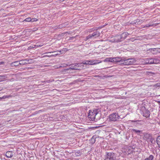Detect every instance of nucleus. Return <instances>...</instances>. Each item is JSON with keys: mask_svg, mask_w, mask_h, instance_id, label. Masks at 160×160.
Instances as JSON below:
<instances>
[{"mask_svg": "<svg viewBox=\"0 0 160 160\" xmlns=\"http://www.w3.org/2000/svg\"><path fill=\"white\" fill-rule=\"evenodd\" d=\"M98 109H94L92 112L91 110H89L88 114V117L92 121H94L95 118V116L98 113Z\"/></svg>", "mask_w": 160, "mask_h": 160, "instance_id": "obj_1", "label": "nucleus"}, {"mask_svg": "<svg viewBox=\"0 0 160 160\" xmlns=\"http://www.w3.org/2000/svg\"><path fill=\"white\" fill-rule=\"evenodd\" d=\"M105 155V160H117L116 157L113 152H107Z\"/></svg>", "mask_w": 160, "mask_h": 160, "instance_id": "obj_2", "label": "nucleus"}, {"mask_svg": "<svg viewBox=\"0 0 160 160\" xmlns=\"http://www.w3.org/2000/svg\"><path fill=\"white\" fill-rule=\"evenodd\" d=\"M120 116L116 113H112L109 116V120L111 121H118L120 119Z\"/></svg>", "mask_w": 160, "mask_h": 160, "instance_id": "obj_3", "label": "nucleus"}, {"mask_svg": "<svg viewBox=\"0 0 160 160\" xmlns=\"http://www.w3.org/2000/svg\"><path fill=\"white\" fill-rule=\"evenodd\" d=\"M110 41L112 42H118L122 41L120 35L112 37Z\"/></svg>", "mask_w": 160, "mask_h": 160, "instance_id": "obj_4", "label": "nucleus"}, {"mask_svg": "<svg viewBox=\"0 0 160 160\" xmlns=\"http://www.w3.org/2000/svg\"><path fill=\"white\" fill-rule=\"evenodd\" d=\"M82 66H83V65H82V63H76L75 64V65L74 67L71 66L69 68L67 69V70H68L69 69H72V70H80V69H78L76 68V67H81Z\"/></svg>", "mask_w": 160, "mask_h": 160, "instance_id": "obj_5", "label": "nucleus"}, {"mask_svg": "<svg viewBox=\"0 0 160 160\" xmlns=\"http://www.w3.org/2000/svg\"><path fill=\"white\" fill-rule=\"evenodd\" d=\"M123 65H129L130 64L129 58L127 59L126 58H122V62L120 63Z\"/></svg>", "mask_w": 160, "mask_h": 160, "instance_id": "obj_6", "label": "nucleus"}, {"mask_svg": "<svg viewBox=\"0 0 160 160\" xmlns=\"http://www.w3.org/2000/svg\"><path fill=\"white\" fill-rule=\"evenodd\" d=\"M113 62L122 63V58L119 57L113 58Z\"/></svg>", "mask_w": 160, "mask_h": 160, "instance_id": "obj_7", "label": "nucleus"}, {"mask_svg": "<svg viewBox=\"0 0 160 160\" xmlns=\"http://www.w3.org/2000/svg\"><path fill=\"white\" fill-rule=\"evenodd\" d=\"M145 64H153V58H147L144 61Z\"/></svg>", "mask_w": 160, "mask_h": 160, "instance_id": "obj_8", "label": "nucleus"}, {"mask_svg": "<svg viewBox=\"0 0 160 160\" xmlns=\"http://www.w3.org/2000/svg\"><path fill=\"white\" fill-rule=\"evenodd\" d=\"M31 60H27L25 59L23 60H22L19 61V63L20 65H24L27 63H31V62H29V61H31Z\"/></svg>", "mask_w": 160, "mask_h": 160, "instance_id": "obj_9", "label": "nucleus"}, {"mask_svg": "<svg viewBox=\"0 0 160 160\" xmlns=\"http://www.w3.org/2000/svg\"><path fill=\"white\" fill-rule=\"evenodd\" d=\"M150 112L148 110H145L143 111V116L146 118L149 117L150 115Z\"/></svg>", "mask_w": 160, "mask_h": 160, "instance_id": "obj_10", "label": "nucleus"}, {"mask_svg": "<svg viewBox=\"0 0 160 160\" xmlns=\"http://www.w3.org/2000/svg\"><path fill=\"white\" fill-rule=\"evenodd\" d=\"M128 33L127 32H124L120 35L121 36V38L122 41L125 39L127 36L128 35Z\"/></svg>", "mask_w": 160, "mask_h": 160, "instance_id": "obj_11", "label": "nucleus"}, {"mask_svg": "<svg viewBox=\"0 0 160 160\" xmlns=\"http://www.w3.org/2000/svg\"><path fill=\"white\" fill-rule=\"evenodd\" d=\"M6 156L8 158H11L12 157V152L11 151H8L6 152Z\"/></svg>", "mask_w": 160, "mask_h": 160, "instance_id": "obj_12", "label": "nucleus"}, {"mask_svg": "<svg viewBox=\"0 0 160 160\" xmlns=\"http://www.w3.org/2000/svg\"><path fill=\"white\" fill-rule=\"evenodd\" d=\"M93 37L96 38L100 36V33L99 32L96 31L92 34Z\"/></svg>", "mask_w": 160, "mask_h": 160, "instance_id": "obj_13", "label": "nucleus"}, {"mask_svg": "<svg viewBox=\"0 0 160 160\" xmlns=\"http://www.w3.org/2000/svg\"><path fill=\"white\" fill-rule=\"evenodd\" d=\"M131 132L132 133L133 132H135L136 133H137L138 135H140V133H142V131L141 130L135 129H132L131 130Z\"/></svg>", "mask_w": 160, "mask_h": 160, "instance_id": "obj_14", "label": "nucleus"}, {"mask_svg": "<svg viewBox=\"0 0 160 160\" xmlns=\"http://www.w3.org/2000/svg\"><path fill=\"white\" fill-rule=\"evenodd\" d=\"M151 134L148 133H146L144 135V137L145 139L146 140H148V139H149L150 138H151Z\"/></svg>", "mask_w": 160, "mask_h": 160, "instance_id": "obj_15", "label": "nucleus"}, {"mask_svg": "<svg viewBox=\"0 0 160 160\" xmlns=\"http://www.w3.org/2000/svg\"><path fill=\"white\" fill-rule=\"evenodd\" d=\"M11 65L12 66H18L20 65L18 61H16L11 63Z\"/></svg>", "mask_w": 160, "mask_h": 160, "instance_id": "obj_16", "label": "nucleus"}, {"mask_svg": "<svg viewBox=\"0 0 160 160\" xmlns=\"http://www.w3.org/2000/svg\"><path fill=\"white\" fill-rule=\"evenodd\" d=\"M136 60L133 58H129L130 64V65L133 64L136 62Z\"/></svg>", "mask_w": 160, "mask_h": 160, "instance_id": "obj_17", "label": "nucleus"}, {"mask_svg": "<svg viewBox=\"0 0 160 160\" xmlns=\"http://www.w3.org/2000/svg\"><path fill=\"white\" fill-rule=\"evenodd\" d=\"M150 49H151L152 51L155 52V53H160V48H151Z\"/></svg>", "mask_w": 160, "mask_h": 160, "instance_id": "obj_18", "label": "nucleus"}, {"mask_svg": "<svg viewBox=\"0 0 160 160\" xmlns=\"http://www.w3.org/2000/svg\"><path fill=\"white\" fill-rule=\"evenodd\" d=\"M68 25V22H66L64 23H63L62 24H61L60 25H59L58 27L60 28H62L63 27H66Z\"/></svg>", "mask_w": 160, "mask_h": 160, "instance_id": "obj_19", "label": "nucleus"}, {"mask_svg": "<svg viewBox=\"0 0 160 160\" xmlns=\"http://www.w3.org/2000/svg\"><path fill=\"white\" fill-rule=\"evenodd\" d=\"M104 60L105 61L107 62H113V58H107Z\"/></svg>", "mask_w": 160, "mask_h": 160, "instance_id": "obj_20", "label": "nucleus"}, {"mask_svg": "<svg viewBox=\"0 0 160 160\" xmlns=\"http://www.w3.org/2000/svg\"><path fill=\"white\" fill-rule=\"evenodd\" d=\"M156 141L157 144L158 145V147L160 148V136H158L157 138Z\"/></svg>", "mask_w": 160, "mask_h": 160, "instance_id": "obj_21", "label": "nucleus"}, {"mask_svg": "<svg viewBox=\"0 0 160 160\" xmlns=\"http://www.w3.org/2000/svg\"><path fill=\"white\" fill-rule=\"evenodd\" d=\"M160 60L158 58H153V64H158L159 63Z\"/></svg>", "mask_w": 160, "mask_h": 160, "instance_id": "obj_22", "label": "nucleus"}, {"mask_svg": "<svg viewBox=\"0 0 160 160\" xmlns=\"http://www.w3.org/2000/svg\"><path fill=\"white\" fill-rule=\"evenodd\" d=\"M154 156L152 155H150L148 158H146L144 160H153L154 159Z\"/></svg>", "mask_w": 160, "mask_h": 160, "instance_id": "obj_23", "label": "nucleus"}, {"mask_svg": "<svg viewBox=\"0 0 160 160\" xmlns=\"http://www.w3.org/2000/svg\"><path fill=\"white\" fill-rule=\"evenodd\" d=\"M95 61H93V60H89V61L90 62L89 65H95L97 63H99V62H95Z\"/></svg>", "mask_w": 160, "mask_h": 160, "instance_id": "obj_24", "label": "nucleus"}, {"mask_svg": "<svg viewBox=\"0 0 160 160\" xmlns=\"http://www.w3.org/2000/svg\"><path fill=\"white\" fill-rule=\"evenodd\" d=\"M96 138V137L95 136H93L92 137L91 139V141L92 144H93L95 142Z\"/></svg>", "mask_w": 160, "mask_h": 160, "instance_id": "obj_25", "label": "nucleus"}, {"mask_svg": "<svg viewBox=\"0 0 160 160\" xmlns=\"http://www.w3.org/2000/svg\"><path fill=\"white\" fill-rule=\"evenodd\" d=\"M136 24H140L142 23V21L140 19H137L136 21Z\"/></svg>", "mask_w": 160, "mask_h": 160, "instance_id": "obj_26", "label": "nucleus"}, {"mask_svg": "<svg viewBox=\"0 0 160 160\" xmlns=\"http://www.w3.org/2000/svg\"><path fill=\"white\" fill-rule=\"evenodd\" d=\"M89 62H90L89 61V60H87L83 61L82 63V65H83V64L86 65H89Z\"/></svg>", "mask_w": 160, "mask_h": 160, "instance_id": "obj_27", "label": "nucleus"}, {"mask_svg": "<svg viewBox=\"0 0 160 160\" xmlns=\"http://www.w3.org/2000/svg\"><path fill=\"white\" fill-rule=\"evenodd\" d=\"M92 37H93L92 34H89L86 37V40H87L89 39L92 38Z\"/></svg>", "mask_w": 160, "mask_h": 160, "instance_id": "obj_28", "label": "nucleus"}, {"mask_svg": "<svg viewBox=\"0 0 160 160\" xmlns=\"http://www.w3.org/2000/svg\"><path fill=\"white\" fill-rule=\"evenodd\" d=\"M12 96L10 95H7V96H4L2 97V99H4L7 98H8L10 97H11Z\"/></svg>", "mask_w": 160, "mask_h": 160, "instance_id": "obj_29", "label": "nucleus"}, {"mask_svg": "<svg viewBox=\"0 0 160 160\" xmlns=\"http://www.w3.org/2000/svg\"><path fill=\"white\" fill-rule=\"evenodd\" d=\"M147 74L149 75H152V74L155 75L156 73L152 72H147Z\"/></svg>", "mask_w": 160, "mask_h": 160, "instance_id": "obj_30", "label": "nucleus"}, {"mask_svg": "<svg viewBox=\"0 0 160 160\" xmlns=\"http://www.w3.org/2000/svg\"><path fill=\"white\" fill-rule=\"evenodd\" d=\"M82 154L81 152L80 151H78L75 153V155L77 156H79Z\"/></svg>", "mask_w": 160, "mask_h": 160, "instance_id": "obj_31", "label": "nucleus"}, {"mask_svg": "<svg viewBox=\"0 0 160 160\" xmlns=\"http://www.w3.org/2000/svg\"><path fill=\"white\" fill-rule=\"evenodd\" d=\"M31 18H28L25 19L24 21L26 22H31Z\"/></svg>", "mask_w": 160, "mask_h": 160, "instance_id": "obj_32", "label": "nucleus"}, {"mask_svg": "<svg viewBox=\"0 0 160 160\" xmlns=\"http://www.w3.org/2000/svg\"><path fill=\"white\" fill-rule=\"evenodd\" d=\"M154 87H156V88H157V87H160V82H158V83H156V84L154 85Z\"/></svg>", "mask_w": 160, "mask_h": 160, "instance_id": "obj_33", "label": "nucleus"}, {"mask_svg": "<svg viewBox=\"0 0 160 160\" xmlns=\"http://www.w3.org/2000/svg\"><path fill=\"white\" fill-rule=\"evenodd\" d=\"M54 81V80H46L44 81V82L47 83H49L50 82H52V81Z\"/></svg>", "mask_w": 160, "mask_h": 160, "instance_id": "obj_34", "label": "nucleus"}, {"mask_svg": "<svg viewBox=\"0 0 160 160\" xmlns=\"http://www.w3.org/2000/svg\"><path fill=\"white\" fill-rule=\"evenodd\" d=\"M42 45H35L34 46V47L33 46H30V47L31 48H33L36 47H41Z\"/></svg>", "mask_w": 160, "mask_h": 160, "instance_id": "obj_35", "label": "nucleus"}, {"mask_svg": "<svg viewBox=\"0 0 160 160\" xmlns=\"http://www.w3.org/2000/svg\"><path fill=\"white\" fill-rule=\"evenodd\" d=\"M153 24H149L147 25H146L144 27H151L153 26Z\"/></svg>", "mask_w": 160, "mask_h": 160, "instance_id": "obj_36", "label": "nucleus"}, {"mask_svg": "<svg viewBox=\"0 0 160 160\" xmlns=\"http://www.w3.org/2000/svg\"><path fill=\"white\" fill-rule=\"evenodd\" d=\"M31 22H34L35 21H36L38 20V19L36 18H31Z\"/></svg>", "mask_w": 160, "mask_h": 160, "instance_id": "obj_37", "label": "nucleus"}, {"mask_svg": "<svg viewBox=\"0 0 160 160\" xmlns=\"http://www.w3.org/2000/svg\"><path fill=\"white\" fill-rule=\"evenodd\" d=\"M76 37H70L69 40H72L73 38H75Z\"/></svg>", "mask_w": 160, "mask_h": 160, "instance_id": "obj_38", "label": "nucleus"}, {"mask_svg": "<svg viewBox=\"0 0 160 160\" xmlns=\"http://www.w3.org/2000/svg\"><path fill=\"white\" fill-rule=\"evenodd\" d=\"M54 55H46V56H47V57H52V56H54Z\"/></svg>", "mask_w": 160, "mask_h": 160, "instance_id": "obj_39", "label": "nucleus"}, {"mask_svg": "<svg viewBox=\"0 0 160 160\" xmlns=\"http://www.w3.org/2000/svg\"><path fill=\"white\" fill-rule=\"evenodd\" d=\"M131 23L133 25H134V24H136V21H132Z\"/></svg>", "mask_w": 160, "mask_h": 160, "instance_id": "obj_40", "label": "nucleus"}, {"mask_svg": "<svg viewBox=\"0 0 160 160\" xmlns=\"http://www.w3.org/2000/svg\"><path fill=\"white\" fill-rule=\"evenodd\" d=\"M149 139H150V141L151 142H152V141H153V138L152 136H151V138H149Z\"/></svg>", "mask_w": 160, "mask_h": 160, "instance_id": "obj_41", "label": "nucleus"}, {"mask_svg": "<svg viewBox=\"0 0 160 160\" xmlns=\"http://www.w3.org/2000/svg\"><path fill=\"white\" fill-rule=\"evenodd\" d=\"M4 64V62H0V65H3Z\"/></svg>", "mask_w": 160, "mask_h": 160, "instance_id": "obj_42", "label": "nucleus"}, {"mask_svg": "<svg viewBox=\"0 0 160 160\" xmlns=\"http://www.w3.org/2000/svg\"><path fill=\"white\" fill-rule=\"evenodd\" d=\"M46 52V53H44V54H49V53H51V52ZM44 54H43L42 55Z\"/></svg>", "mask_w": 160, "mask_h": 160, "instance_id": "obj_43", "label": "nucleus"}, {"mask_svg": "<svg viewBox=\"0 0 160 160\" xmlns=\"http://www.w3.org/2000/svg\"><path fill=\"white\" fill-rule=\"evenodd\" d=\"M72 32H67L65 33H68V34H70Z\"/></svg>", "mask_w": 160, "mask_h": 160, "instance_id": "obj_44", "label": "nucleus"}, {"mask_svg": "<svg viewBox=\"0 0 160 160\" xmlns=\"http://www.w3.org/2000/svg\"><path fill=\"white\" fill-rule=\"evenodd\" d=\"M156 102L160 105V101H156ZM159 108H160V106H159Z\"/></svg>", "mask_w": 160, "mask_h": 160, "instance_id": "obj_45", "label": "nucleus"}, {"mask_svg": "<svg viewBox=\"0 0 160 160\" xmlns=\"http://www.w3.org/2000/svg\"><path fill=\"white\" fill-rule=\"evenodd\" d=\"M31 60H31V61H29V62H31V63H32V62H33V60L32 59H31Z\"/></svg>", "mask_w": 160, "mask_h": 160, "instance_id": "obj_46", "label": "nucleus"}, {"mask_svg": "<svg viewBox=\"0 0 160 160\" xmlns=\"http://www.w3.org/2000/svg\"><path fill=\"white\" fill-rule=\"evenodd\" d=\"M47 57L46 56V55H44V56H43L42 57V58H44V57Z\"/></svg>", "mask_w": 160, "mask_h": 160, "instance_id": "obj_47", "label": "nucleus"}, {"mask_svg": "<svg viewBox=\"0 0 160 160\" xmlns=\"http://www.w3.org/2000/svg\"><path fill=\"white\" fill-rule=\"evenodd\" d=\"M2 90V88L0 87V91Z\"/></svg>", "mask_w": 160, "mask_h": 160, "instance_id": "obj_48", "label": "nucleus"}, {"mask_svg": "<svg viewBox=\"0 0 160 160\" xmlns=\"http://www.w3.org/2000/svg\"><path fill=\"white\" fill-rule=\"evenodd\" d=\"M2 99V97H0V100H1Z\"/></svg>", "mask_w": 160, "mask_h": 160, "instance_id": "obj_49", "label": "nucleus"}]
</instances>
